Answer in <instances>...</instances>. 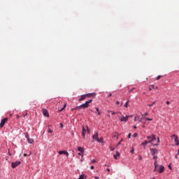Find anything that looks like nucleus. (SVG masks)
<instances>
[{"label": "nucleus", "mask_w": 179, "mask_h": 179, "mask_svg": "<svg viewBox=\"0 0 179 179\" xmlns=\"http://www.w3.org/2000/svg\"><path fill=\"white\" fill-rule=\"evenodd\" d=\"M114 138H117V139H118V133H116L113 135Z\"/></svg>", "instance_id": "obj_26"}, {"label": "nucleus", "mask_w": 179, "mask_h": 179, "mask_svg": "<svg viewBox=\"0 0 179 179\" xmlns=\"http://www.w3.org/2000/svg\"><path fill=\"white\" fill-rule=\"evenodd\" d=\"M161 78H162V76H158L157 77V80H159Z\"/></svg>", "instance_id": "obj_34"}, {"label": "nucleus", "mask_w": 179, "mask_h": 179, "mask_svg": "<svg viewBox=\"0 0 179 179\" xmlns=\"http://www.w3.org/2000/svg\"><path fill=\"white\" fill-rule=\"evenodd\" d=\"M87 131L88 134L90 133V129H89V127H87Z\"/></svg>", "instance_id": "obj_36"}, {"label": "nucleus", "mask_w": 179, "mask_h": 179, "mask_svg": "<svg viewBox=\"0 0 179 179\" xmlns=\"http://www.w3.org/2000/svg\"><path fill=\"white\" fill-rule=\"evenodd\" d=\"M43 114L45 117H50V115L48 114V110L45 108H43Z\"/></svg>", "instance_id": "obj_11"}, {"label": "nucleus", "mask_w": 179, "mask_h": 179, "mask_svg": "<svg viewBox=\"0 0 179 179\" xmlns=\"http://www.w3.org/2000/svg\"><path fill=\"white\" fill-rule=\"evenodd\" d=\"M96 141L97 142H99L100 143H101V142H103V138H101V139L98 138V140Z\"/></svg>", "instance_id": "obj_28"}, {"label": "nucleus", "mask_w": 179, "mask_h": 179, "mask_svg": "<svg viewBox=\"0 0 179 179\" xmlns=\"http://www.w3.org/2000/svg\"><path fill=\"white\" fill-rule=\"evenodd\" d=\"M155 89H159V87H156Z\"/></svg>", "instance_id": "obj_59"}, {"label": "nucleus", "mask_w": 179, "mask_h": 179, "mask_svg": "<svg viewBox=\"0 0 179 179\" xmlns=\"http://www.w3.org/2000/svg\"><path fill=\"white\" fill-rule=\"evenodd\" d=\"M134 129H136V126H134Z\"/></svg>", "instance_id": "obj_52"}, {"label": "nucleus", "mask_w": 179, "mask_h": 179, "mask_svg": "<svg viewBox=\"0 0 179 179\" xmlns=\"http://www.w3.org/2000/svg\"><path fill=\"white\" fill-rule=\"evenodd\" d=\"M79 108H82L81 105L80 106H77V107L73 108L72 110H79Z\"/></svg>", "instance_id": "obj_23"}, {"label": "nucleus", "mask_w": 179, "mask_h": 179, "mask_svg": "<svg viewBox=\"0 0 179 179\" xmlns=\"http://www.w3.org/2000/svg\"><path fill=\"white\" fill-rule=\"evenodd\" d=\"M117 157H120V152L118 151H116L115 155H114V159L117 160V159H118Z\"/></svg>", "instance_id": "obj_16"}, {"label": "nucleus", "mask_w": 179, "mask_h": 179, "mask_svg": "<svg viewBox=\"0 0 179 179\" xmlns=\"http://www.w3.org/2000/svg\"><path fill=\"white\" fill-rule=\"evenodd\" d=\"M78 152H80L81 153H85V149L82 147H78Z\"/></svg>", "instance_id": "obj_15"}, {"label": "nucleus", "mask_w": 179, "mask_h": 179, "mask_svg": "<svg viewBox=\"0 0 179 179\" xmlns=\"http://www.w3.org/2000/svg\"><path fill=\"white\" fill-rule=\"evenodd\" d=\"M24 157L27 156V154H24Z\"/></svg>", "instance_id": "obj_53"}, {"label": "nucleus", "mask_w": 179, "mask_h": 179, "mask_svg": "<svg viewBox=\"0 0 179 179\" xmlns=\"http://www.w3.org/2000/svg\"><path fill=\"white\" fill-rule=\"evenodd\" d=\"M148 115H149V113H148V112L145 113L144 114H142V113H141L142 117H146V116H148Z\"/></svg>", "instance_id": "obj_22"}, {"label": "nucleus", "mask_w": 179, "mask_h": 179, "mask_svg": "<svg viewBox=\"0 0 179 179\" xmlns=\"http://www.w3.org/2000/svg\"><path fill=\"white\" fill-rule=\"evenodd\" d=\"M131 117H132V115H127L126 117L124 115H122L121 117H119L121 122H127V121H128L129 118H131Z\"/></svg>", "instance_id": "obj_5"}, {"label": "nucleus", "mask_w": 179, "mask_h": 179, "mask_svg": "<svg viewBox=\"0 0 179 179\" xmlns=\"http://www.w3.org/2000/svg\"><path fill=\"white\" fill-rule=\"evenodd\" d=\"M20 161H16L15 162H12L11 163V167L13 169H16V167H17V166H19L20 164Z\"/></svg>", "instance_id": "obj_8"}, {"label": "nucleus", "mask_w": 179, "mask_h": 179, "mask_svg": "<svg viewBox=\"0 0 179 179\" xmlns=\"http://www.w3.org/2000/svg\"><path fill=\"white\" fill-rule=\"evenodd\" d=\"M6 122H8V117H5L4 119H2L0 123V128H3Z\"/></svg>", "instance_id": "obj_7"}, {"label": "nucleus", "mask_w": 179, "mask_h": 179, "mask_svg": "<svg viewBox=\"0 0 179 179\" xmlns=\"http://www.w3.org/2000/svg\"><path fill=\"white\" fill-rule=\"evenodd\" d=\"M122 141H124V139H121L120 141L117 143V146H120V145H121V142H122Z\"/></svg>", "instance_id": "obj_29"}, {"label": "nucleus", "mask_w": 179, "mask_h": 179, "mask_svg": "<svg viewBox=\"0 0 179 179\" xmlns=\"http://www.w3.org/2000/svg\"><path fill=\"white\" fill-rule=\"evenodd\" d=\"M152 89H155V85L150 86L149 90L150 91V90H152Z\"/></svg>", "instance_id": "obj_24"}, {"label": "nucleus", "mask_w": 179, "mask_h": 179, "mask_svg": "<svg viewBox=\"0 0 179 179\" xmlns=\"http://www.w3.org/2000/svg\"><path fill=\"white\" fill-rule=\"evenodd\" d=\"M156 104V101H154L152 104H149V107H152L153 105Z\"/></svg>", "instance_id": "obj_27"}, {"label": "nucleus", "mask_w": 179, "mask_h": 179, "mask_svg": "<svg viewBox=\"0 0 179 179\" xmlns=\"http://www.w3.org/2000/svg\"><path fill=\"white\" fill-rule=\"evenodd\" d=\"M155 169L154 171H158L159 173H162L164 171V167L162 165H157V161H155L154 163Z\"/></svg>", "instance_id": "obj_2"}, {"label": "nucleus", "mask_w": 179, "mask_h": 179, "mask_svg": "<svg viewBox=\"0 0 179 179\" xmlns=\"http://www.w3.org/2000/svg\"><path fill=\"white\" fill-rule=\"evenodd\" d=\"M48 133H50V134H52V130L51 129H48Z\"/></svg>", "instance_id": "obj_33"}, {"label": "nucleus", "mask_w": 179, "mask_h": 179, "mask_svg": "<svg viewBox=\"0 0 179 179\" xmlns=\"http://www.w3.org/2000/svg\"><path fill=\"white\" fill-rule=\"evenodd\" d=\"M134 121H136V117L134 118Z\"/></svg>", "instance_id": "obj_56"}, {"label": "nucleus", "mask_w": 179, "mask_h": 179, "mask_svg": "<svg viewBox=\"0 0 179 179\" xmlns=\"http://www.w3.org/2000/svg\"><path fill=\"white\" fill-rule=\"evenodd\" d=\"M175 158L178 159V155L176 154V156H175Z\"/></svg>", "instance_id": "obj_40"}, {"label": "nucleus", "mask_w": 179, "mask_h": 179, "mask_svg": "<svg viewBox=\"0 0 179 179\" xmlns=\"http://www.w3.org/2000/svg\"><path fill=\"white\" fill-rule=\"evenodd\" d=\"M142 127H143V128H145V125L144 124Z\"/></svg>", "instance_id": "obj_58"}, {"label": "nucleus", "mask_w": 179, "mask_h": 179, "mask_svg": "<svg viewBox=\"0 0 179 179\" xmlns=\"http://www.w3.org/2000/svg\"><path fill=\"white\" fill-rule=\"evenodd\" d=\"M96 110L97 111V113H99L100 110H99V108H96Z\"/></svg>", "instance_id": "obj_43"}, {"label": "nucleus", "mask_w": 179, "mask_h": 179, "mask_svg": "<svg viewBox=\"0 0 179 179\" xmlns=\"http://www.w3.org/2000/svg\"><path fill=\"white\" fill-rule=\"evenodd\" d=\"M133 136H134V138H136V136H138V133H134L133 134Z\"/></svg>", "instance_id": "obj_30"}, {"label": "nucleus", "mask_w": 179, "mask_h": 179, "mask_svg": "<svg viewBox=\"0 0 179 179\" xmlns=\"http://www.w3.org/2000/svg\"><path fill=\"white\" fill-rule=\"evenodd\" d=\"M86 178V176L85 175H80L78 179H85Z\"/></svg>", "instance_id": "obj_21"}, {"label": "nucleus", "mask_w": 179, "mask_h": 179, "mask_svg": "<svg viewBox=\"0 0 179 179\" xmlns=\"http://www.w3.org/2000/svg\"><path fill=\"white\" fill-rule=\"evenodd\" d=\"M60 127H61V128H63L64 127V124H62V123H60Z\"/></svg>", "instance_id": "obj_39"}, {"label": "nucleus", "mask_w": 179, "mask_h": 179, "mask_svg": "<svg viewBox=\"0 0 179 179\" xmlns=\"http://www.w3.org/2000/svg\"><path fill=\"white\" fill-rule=\"evenodd\" d=\"M150 153L152 156H153V159L155 162H157V153H159V151L156 148H150Z\"/></svg>", "instance_id": "obj_3"}, {"label": "nucleus", "mask_w": 179, "mask_h": 179, "mask_svg": "<svg viewBox=\"0 0 179 179\" xmlns=\"http://www.w3.org/2000/svg\"><path fill=\"white\" fill-rule=\"evenodd\" d=\"M110 149L111 152H113L115 150V148L113 147H110Z\"/></svg>", "instance_id": "obj_38"}, {"label": "nucleus", "mask_w": 179, "mask_h": 179, "mask_svg": "<svg viewBox=\"0 0 179 179\" xmlns=\"http://www.w3.org/2000/svg\"><path fill=\"white\" fill-rule=\"evenodd\" d=\"M106 171L110 173V169H107Z\"/></svg>", "instance_id": "obj_49"}, {"label": "nucleus", "mask_w": 179, "mask_h": 179, "mask_svg": "<svg viewBox=\"0 0 179 179\" xmlns=\"http://www.w3.org/2000/svg\"><path fill=\"white\" fill-rule=\"evenodd\" d=\"M147 139L148 143H152V146H159V143H160V138L159 137L157 138V142L155 143V141H156V136L155 134L148 136Z\"/></svg>", "instance_id": "obj_1"}, {"label": "nucleus", "mask_w": 179, "mask_h": 179, "mask_svg": "<svg viewBox=\"0 0 179 179\" xmlns=\"http://www.w3.org/2000/svg\"><path fill=\"white\" fill-rule=\"evenodd\" d=\"M139 122H142V119H140V120H139Z\"/></svg>", "instance_id": "obj_51"}, {"label": "nucleus", "mask_w": 179, "mask_h": 179, "mask_svg": "<svg viewBox=\"0 0 179 179\" xmlns=\"http://www.w3.org/2000/svg\"><path fill=\"white\" fill-rule=\"evenodd\" d=\"M116 104H117V105L120 104V101H116Z\"/></svg>", "instance_id": "obj_45"}, {"label": "nucleus", "mask_w": 179, "mask_h": 179, "mask_svg": "<svg viewBox=\"0 0 179 179\" xmlns=\"http://www.w3.org/2000/svg\"><path fill=\"white\" fill-rule=\"evenodd\" d=\"M93 101L92 99H90L89 101H85V103L81 105L82 108H87L90 106V103Z\"/></svg>", "instance_id": "obj_6"}, {"label": "nucleus", "mask_w": 179, "mask_h": 179, "mask_svg": "<svg viewBox=\"0 0 179 179\" xmlns=\"http://www.w3.org/2000/svg\"><path fill=\"white\" fill-rule=\"evenodd\" d=\"M81 162H83V159H81Z\"/></svg>", "instance_id": "obj_60"}, {"label": "nucleus", "mask_w": 179, "mask_h": 179, "mask_svg": "<svg viewBox=\"0 0 179 179\" xmlns=\"http://www.w3.org/2000/svg\"><path fill=\"white\" fill-rule=\"evenodd\" d=\"M108 114L107 115H108V117L109 118L111 117V116L110 115V113H112V115H114V114H115V112H113V111H111V110H108Z\"/></svg>", "instance_id": "obj_17"}, {"label": "nucleus", "mask_w": 179, "mask_h": 179, "mask_svg": "<svg viewBox=\"0 0 179 179\" xmlns=\"http://www.w3.org/2000/svg\"><path fill=\"white\" fill-rule=\"evenodd\" d=\"M101 114V112H98V115H100Z\"/></svg>", "instance_id": "obj_47"}, {"label": "nucleus", "mask_w": 179, "mask_h": 179, "mask_svg": "<svg viewBox=\"0 0 179 179\" xmlns=\"http://www.w3.org/2000/svg\"><path fill=\"white\" fill-rule=\"evenodd\" d=\"M145 124H146V122H143V125H145Z\"/></svg>", "instance_id": "obj_57"}, {"label": "nucleus", "mask_w": 179, "mask_h": 179, "mask_svg": "<svg viewBox=\"0 0 179 179\" xmlns=\"http://www.w3.org/2000/svg\"><path fill=\"white\" fill-rule=\"evenodd\" d=\"M92 139H95L96 141H99V133L95 132V134L92 136Z\"/></svg>", "instance_id": "obj_13"}, {"label": "nucleus", "mask_w": 179, "mask_h": 179, "mask_svg": "<svg viewBox=\"0 0 179 179\" xmlns=\"http://www.w3.org/2000/svg\"><path fill=\"white\" fill-rule=\"evenodd\" d=\"M134 90H135V87H133L131 90H130L129 93H131V92H134Z\"/></svg>", "instance_id": "obj_35"}, {"label": "nucleus", "mask_w": 179, "mask_h": 179, "mask_svg": "<svg viewBox=\"0 0 179 179\" xmlns=\"http://www.w3.org/2000/svg\"><path fill=\"white\" fill-rule=\"evenodd\" d=\"M82 136L83 139H85L86 136V129H85V127L83 126V131H82Z\"/></svg>", "instance_id": "obj_12"}, {"label": "nucleus", "mask_w": 179, "mask_h": 179, "mask_svg": "<svg viewBox=\"0 0 179 179\" xmlns=\"http://www.w3.org/2000/svg\"><path fill=\"white\" fill-rule=\"evenodd\" d=\"M91 163H93V164L96 163V159H92Z\"/></svg>", "instance_id": "obj_37"}, {"label": "nucleus", "mask_w": 179, "mask_h": 179, "mask_svg": "<svg viewBox=\"0 0 179 179\" xmlns=\"http://www.w3.org/2000/svg\"><path fill=\"white\" fill-rule=\"evenodd\" d=\"M95 178H96V179H100V178H99V177H97V176H96Z\"/></svg>", "instance_id": "obj_50"}, {"label": "nucleus", "mask_w": 179, "mask_h": 179, "mask_svg": "<svg viewBox=\"0 0 179 179\" xmlns=\"http://www.w3.org/2000/svg\"><path fill=\"white\" fill-rule=\"evenodd\" d=\"M94 166H91V170H94Z\"/></svg>", "instance_id": "obj_42"}, {"label": "nucleus", "mask_w": 179, "mask_h": 179, "mask_svg": "<svg viewBox=\"0 0 179 179\" xmlns=\"http://www.w3.org/2000/svg\"><path fill=\"white\" fill-rule=\"evenodd\" d=\"M143 118H145L146 121H153V118H149L146 117H143Z\"/></svg>", "instance_id": "obj_20"}, {"label": "nucleus", "mask_w": 179, "mask_h": 179, "mask_svg": "<svg viewBox=\"0 0 179 179\" xmlns=\"http://www.w3.org/2000/svg\"><path fill=\"white\" fill-rule=\"evenodd\" d=\"M171 138H175V143L177 146L179 145V140H178V136L176 135V134H173L172 135Z\"/></svg>", "instance_id": "obj_9"}, {"label": "nucleus", "mask_w": 179, "mask_h": 179, "mask_svg": "<svg viewBox=\"0 0 179 179\" xmlns=\"http://www.w3.org/2000/svg\"><path fill=\"white\" fill-rule=\"evenodd\" d=\"M129 103V101H127L126 103L124 104V107L128 108V103Z\"/></svg>", "instance_id": "obj_25"}, {"label": "nucleus", "mask_w": 179, "mask_h": 179, "mask_svg": "<svg viewBox=\"0 0 179 179\" xmlns=\"http://www.w3.org/2000/svg\"><path fill=\"white\" fill-rule=\"evenodd\" d=\"M92 96H94V94L90 93V94H83L80 97V99H78V101H83V100H86L87 97H92Z\"/></svg>", "instance_id": "obj_4"}, {"label": "nucleus", "mask_w": 179, "mask_h": 179, "mask_svg": "<svg viewBox=\"0 0 179 179\" xmlns=\"http://www.w3.org/2000/svg\"><path fill=\"white\" fill-rule=\"evenodd\" d=\"M134 152H135V149L134 148V147H132L130 152L134 153Z\"/></svg>", "instance_id": "obj_31"}, {"label": "nucleus", "mask_w": 179, "mask_h": 179, "mask_svg": "<svg viewBox=\"0 0 179 179\" xmlns=\"http://www.w3.org/2000/svg\"><path fill=\"white\" fill-rule=\"evenodd\" d=\"M139 160H142V157L139 156Z\"/></svg>", "instance_id": "obj_48"}, {"label": "nucleus", "mask_w": 179, "mask_h": 179, "mask_svg": "<svg viewBox=\"0 0 179 179\" xmlns=\"http://www.w3.org/2000/svg\"><path fill=\"white\" fill-rule=\"evenodd\" d=\"M59 155H65L66 157L69 156V153L66 150H63V151H59Z\"/></svg>", "instance_id": "obj_10"}, {"label": "nucleus", "mask_w": 179, "mask_h": 179, "mask_svg": "<svg viewBox=\"0 0 179 179\" xmlns=\"http://www.w3.org/2000/svg\"><path fill=\"white\" fill-rule=\"evenodd\" d=\"M166 104H168V105L170 104V101H167Z\"/></svg>", "instance_id": "obj_46"}, {"label": "nucleus", "mask_w": 179, "mask_h": 179, "mask_svg": "<svg viewBox=\"0 0 179 179\" xmlns=\"http://www.w3.org/2000/svg\"><path fill=\"white\" fill-rule=\"evenodd\" d=\"M66 108V103L64 105V107L62 109L59 110V113H61L62 111H64V110H65Z\"/></svg>", "instance_id": "obj_19"}, {"label": "nucleus", "mask_w": 179, "mask_h": 179, "mask_svg": "<svg viewBox=\"0 0 179 179\" xmlns=\"http://www.w3.org/2000/svg\"><path fill=\"white\" fill-rule=\"evenodd\" d=\"M111 96H113V94H109V95H108V97H111Z\"/></svg>", "instance_id": "obj_44"}, {"label": "nucleus", "mask_w": 179, "mask_h": 179, "mask_svg": "<svg viewBox=\"0 0 179 179\" xmlns=\"http://www.w3.org/2000/svg\"><path fill=\"white\" fill-rule=\"evenodd\" d=\"M148 143H149V142L148 141V140H146L143 143H142V145L143 146H144V148H146V145H148Z\"/></svg>", "instance_id": "obj_18"}, {"label": "nucleus", "mask_w": 179, "mask_h": 179, "mask_svg": "<svg viewBox=\"0 0 179 179\" xmlns=\"http://www.w3.org/2000/svg\"><path fill=\"white\" fill-rule=\"evenodd\" d=\"M169 169H170V170H171V166H169Z\"/></svg>", "instance_id": "obj_54"}, {"label": "nucleus", "mask_w": 179, "mask_h": 179, "mask_svg": "<svg viewBox=\"0 0 179 179\" xmlns=\"http://www.w3.org/2000/svg\"><path fill=\"white\" fill-rule=\"evenodd\" d=\"M78 155H79V156H81L82 157H83V152H78Z\"/></svg>", "instance_id": "obj_32"}, {"label": "nucleus", "mask_w": 179, "mask_h": 179, "mask_svg": "<svg viewBox=\"0 0 179 179\" xmlns=\"http://www.w3.org/2000/svg\"><path fill=\"white\" fill-rule=\"evenodd\" d=\"M117 114H121V112H118Z\"/></svg>", "instance_id": "obj_55"}, {"label": "nucleus", "mask_w": 179, "mask_h": 179, "mask_svg": "<svg viewBox=\"0 0 179 179\" xmlns=\"http://www.w3.org/2000/svg\"><path fill=\"white\" fill-rule=\"evenodd\" d=\"M26 138L28 141V143H33V142H34V140L33 138H29V136H26Z\"/></svg>", "instance_id": "obj_14"}, {"label": "nucleus", "mask_w": 179, "mask_h": 179, "mask_svg": "<svg viewBox=\"0 0 179 179\" xmlns=\"http://www.w3.org/2000/svg\"><path fill=\"white\" fill-rule=\"evenodd\" d=\"M131 134H129V135H128L129 139L131 138Z\"/></svg>", "instance_id": "obj_41"}]
</instances>
